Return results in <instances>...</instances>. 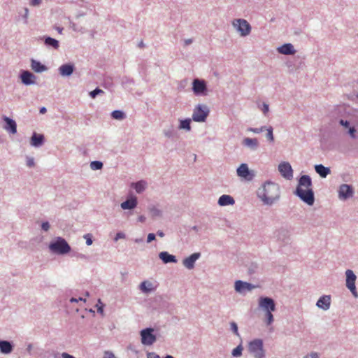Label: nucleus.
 Masks as SVG:
<instances>
[{
  "instance_id": "obj_1",
  "label": "nucleus",
  "mask_w": 358,
  "mask_h": 358,
  "mask_svg": "<svg viewBox=\"0 0 358 358\" xmlns=\"http://www.w3.org/2000/svg\"><path fill=\"white\" fill-rule=\"evenodd\" d=\"M257 196L264 204L271 206L280 197V187L275 182H265L258 189Z\"/></svg>"
},
{
  "instance_id": "obj_2",
  "label": "nucleus",
  "mask_w": 358,
  "mask_h": 358,
  "mask_svg": "<svg viewBox=\"0 0 358 358\" xmlns=\"http://www.w3.org/2000/svg\"><path fill=\"white\" fill-rule=\"evenodd\" d=\"M312 182L308 176H302L296 189V195L305 203L311 206L314 203V194L311 188Z\"/></svg>"
},
{
  "instance_id": "obj_3",
  "label": "nucleus",
  "mask_w": 358,
  "mask_h": 358,
  "mask_svg": "<svg viewBox=\"0 0 358 358\" xmlns=\"http://www.w3.org/2000/svg\"><path fill=\"white\" fill-rule=\"evenodd\" d=\"M259 306L266 313V322L268 325H270L273 322L272 312L275 310L274 301L268 297H260L259 299Z\"/></svg>"
},
{
  "instance_id": "obj_4",
  "label": "nucleus",
  "mask_w": 358,
  "mask_h": 358,
  "mask_svg": "<svg viewBox=\"0 0 358 358\" xmlns=\"http://www.w3.org/2000/svg\"><path fill=\"white\" fill-rule=\"evenodd\" d=\"M248 350L255 358H264L265 352L262 339H255L248 344Z\"/></svg>"
},
{
  "instance_id": "obj_5",
  "label": "nucleus",
  "mask_w": 358,
  "mask_h": 358,
  "mask_svg": "<svg viewBox=\"0 0 358 358\" xmlns=\"http://www.w3.org/2000/svg\"><path fill=\"white\" fill-rule=\"evenodd\" d=\"M50 248L52 251L57 254H66L71 250L67 242L62 238H58L54 243H52L50 245Z\"/></svg>"
},
{
  "instance_id": "obj_6",
  "label": "nucleus",
  "mask_w": 358,
  "mask_h": 358,
  "mask_svg": "<svg viewBox=\"0 0 358 358\" xmlns=\"http://www.w3.org/2000/svg\"><path fill=\"white\" fill-rule=\"evenodd\" d=\"M232 24L241 36H246L251 31L250 24L244 19H236L232 22Z\"/></svg>"
},
{
  "instance_id": "obj_7",
  "label": "nucleus",
  "mask_w": 358,
  "mask_h": 358,
  "mask_svg": "<svg viewBox=\"0 0 358 358\" xmlns=\"http://www.w3.org/2000/svg\"><path fill=\"white\" fill-rule=\"evenodd\" d=\"M209 110L205 105L196 106L192 114V119L195 122H204L208 115Z\"/></svg>"
},
{
  "instance_id": "obj_8",
  "label": "nucleus",
  "mask_w": 358,
  "mask_h": 358,
  "mask_svg": "<svg viewBox=\"0 0 358 358\" xmlns=\"http://www.w3.org/2000/svg\"><path fill=\"white\" fill-rule=\"evenodd\" d=\"M345 275H346V286L350 290L352 295L357 298L358 296V294H357V292L356 290V287H355V280H356L357 277L355 275V273H353V271L350 269L346 271Z\"/></svg>"
},
{
  "instance_id": "obj_9",
  "label": "nucleus",
  "mask_w": 358,
  "mask_h": 358,
  "mask_svg": "<svg viewBox=\"0 0 358 358\" xmlns=\"http://www.w3.org/2000/svg\"><path fill=\"white\" fill-rule=\"evenodd\" d=\"M153 329L147 328L141 331V343L145 345H151L156 341V336L152 334Z\"/></svg>"
},
{
  "instance_id": "obj_10",
  "label": "nucleus",
  "mask_w": 358,
  "mask_h": 358,
  "mask_svg": "<svg viewBox=\"0 0 358 358\" xmlns=\"http://www.w3.org/2000/svg\"><path fill=\"white\" fill-rule=\"evenodd\" d=\"M192 90L196 95H206L207 87L205 81L199 79H194L192 83Z\"/></svg>"
},
{
  "instance_id": "obj_11",
  "label": "nucleus",
  "mask_w": 358,
  "mask_h": 358,
  "mask_svg": "<svg viewBox=\"0 0 358 358\" xmlns=\"http://www.w3.org/2000/svg\"><path fill=\"white\" fill-rule=\"evenodd\" d=\"M278 171L282 176L287 180H290L293 177V170L291 165L288 162H282L278 166Z\"/></svg>"
},
{
  "instance_id": "obj_12",
  "label": "nucleus",
  "mask_w": 358,
  "mask_h": 358,
  "mask_svg": "<svg viewBox=\"0 0 358 358\" xmlns=\"http://www.w3.org/2000/svg\"><path fill=\"white\" fill-rule=\"evenodd\" d=\"M353 190L352 188L346 184L341 185L338 191V196L341 199H347L352 196Z\"/></svg>"
},
{
  "instance_id": "obj_13",
  "label": "nucleus",
  "mask_w": 358,
  "mask_h": 358,
  "mask_svg": "<svg viewBox=\"0 0 358 358\" xmlns=\"http://www.w3.org/2000/svg\"><path fill=\"white\" fill-rule=\"evenodd\" d=\"M237 175L247 180H252L253 175L249 171L248 166L246 164H241L237 169Z\"/></svg>"
},
{
  "instance_id": "obj_14",
  "label": "nucleus",
  "mask_w": 358,
  "mask_h": 358,
  "mask_svg": "<svg viewBox=\"0 0 358 358\" xmlns=\"http://www.w3.org/2000/svg\"><path fill=\"white\" fill-rule=\"evenodd\" d=\"M3 120L6 122V125L3 127L4 129H6L7 131L12 134H15L17 133V124L16 122L8 117H3Z\"/></svg>"
},
{
  "instance_id": "obj_15",
  "label": "nucleus",
  "mask_w": 358,
  "mask_h": 358,
  "mask_svg": "<svg viewBox=\"0 0 358 358\" xmlns=\"http://www.w3.org/2000/svg\"><path fill=\"white\" fill-rule=\"evenodd\" d=\"M200 257L199 253H194L183 260V265L188 269L194 268L195 262Z\"/></svg>"
},
{
  "instance_id": "obj_16",
  "label": "nucleus",
  "mask_w": 358,
  "mask_h": 358,
  "mask_svg": "<svg viewBox=\"0 0 358 358\" xmlns=\"http://www.w3.org/2000/svg\"><path fill=\"white\" fill-rule=\"evenodd\" d=\"M331 303V297L330 296H323L319 299V300L317 302V306L323 309V310H328L330 307Z\"/></svg>"
},
{
  "instance_id": "obj_17",
  "label": "nucleus",
  "mask_w": 358,
  "mask_h": 358,
  "mask_svg": "<svg viewBox=\"0 0 358 358\" xmlns=\"http://www.w3.org/2000/svg\"><path fill=\"white\" fill-rule=\"evenodd\" d=\"M21 80L22 82L24 85H31L34 83L35 76L34 74L30 73L29 71H24L21 74Z\"/></svg>"
},
{
  "instance_id": "obj_18",
  "label": "nucleus",
  "mask_w": 358,
  "mask_h": 358,
  "mask_svg": "<svg viewBox=\"0 0 358 358\" xmlns=\"http://www.w3.org/2000/svg\"><path fill=\"white\" fill-rule=\"evenodd\" d=\"M254 288V286L250 283L243 282L241 280H237L235 282V289L236 292H241L243 290L248 289L251 290Z\"/></svg>"
},
{
  "instance_id": "obj_19",
  "label": "nucleus",
  "mask_w": 358,
  "mask_h": 358,
  "mask_svg": "<svg viewBox=\"0 0 358 358\" xmlns=\"http://www.w3.org/2000/svg\"><path fill=\"white\" fill-rule=\"evenodd\" d=\"M235 201L232 196L227 194L222 195L218 199V204L221 206L234 205Z\"/></svg>"
},
{
  "instance_id": "obj_20",
  "label": "nucleus",
  "mask_w": 358,
  "mask_h": 358,
  "mask_svg": "<svg viewBox=\"0 0 358 358\" xmlns=\"http://www.w3.org/2000/svg\"><path fill=\"white\" fill-rule=\"evenodd\" d=\"M280 53L283 55H293L295 53L294 46L291 43H286L278 48Z\"/></svg>"
},
{
  "instance_id": "obj_21",
  "label": "nucleus",
  "mask_w": 358,
  "mask_h": 358,
  "mask_svg": "<svg viewBox=\"0 0 358 358\" xmlns=\"http://www.w3.org/2000/svg\"><path fill=\"white\" fill-rule=\"evenodd\" d=\"M139 288L143 293L147 294L155 290L156 289V286H154L152 282L145 280L141 283Z\"/></svg>"
},
{
  "instance_id": "obj_22",
  "label": "nucleus",
  "mask_w": 358,
  "mask_h": 358,
  "mask_svg": "<svg viewBox=\"0 0 358 358\" xmlns=\"http://www.w3.org/2000/svg\"><path fill=\"white\" fill-rule=\"evenodd\" d=\"M74 66L72 64H64L62 65L59 69V73L63 76H69L73 72Z\"/></svg>"
},
{
  "instance_id": "obj_23",
  "label": "nucleus",
  "mask_w": 358,
  "mask_h": 358,
  "mask_svg": "<svg viewBox=\"0 0 358 358\" xmlns=\"http://www.w3.org/2000/svg\"><path fill=\"white\" fill-rule=\"evenodd\" d=\"M44 136L42 134L34 133L31 138V145L34 147H39L43 143Z\"/></svg>"
},
{
  "instance_id": "obj_24",
  "label": "nucleus",
  "mask_w": 358,
  "mask_h": 358,
  "mask_svg": "<svg viewBox=\"0 0 358 358\" xmlns=\"http://www.w3.org/2000/svg\"><path fill=\"white\" fill-rule=\"evenodd\" d=\"M137 205L136 198H131L130 199H127V201L122 202L121 203V208L122 209H133Z\"/></svg>"
},
{
  "instance_id": "obj_25",
  "label": "nucleus",
  "mask_w": 358,
  "mask_h": 358,
  "mask_svg": "<svg viewBox=\"0 0 358 358\" xmlns=\"http://www.w3.org/2000/svg\"><path fill=\"white\" fill-rule=\"evenodd\" d=\"M159 258L164 262V263L176 262L177 260L176 257L169 254L167 252H162L159 253Z\"/></svg>"
},
{
  "instance_id": "obj_26",
  "label": "nucleus",
  "mask_w": 358,
  "mask_h": 358,
  "mask_svg": "<svg viewBox=\"0 0 358 358\" xmlns=\"http://www.w3.org/2000/svg\"><path fill=\"white\" fill-rule=\"evenodd\" d=\"M315 171L322 178H326L330 173V169L324 166L322 164L315 165Z\"/></svg>"
},
{
  "instance_id": "obj_27",
  "label": "nucleus",
  "mask_w": 358,
  "mask_h": 358,
  "mask_svg": "<svg viewBox=\"0 0 358 358\" xmlns=\"http://www.w3.org/2000/svg\"><path fill=\"white\" fill-rule=\"evenodd\" d=\"M0 350L4 354L10 353L12 351V345L8 341H0Z\"/></svg>"
},
{
  "instance_id": "obj_28",
  "label": "nucleus",
  "mask_w": 358,
  "mask_h": 358,
  "mask_svg": "<svg viewBox=\"0 0 358 358\" xmlns=\"http://www.w3.org/2000/svg\"><path fill=\"white\" fill-rule=\"evenodd\" d=\"M243 145L252 148L253 149L257 148L258 146V141L257 138H245L243 141Z\"/></svg>"
},
{
  "instance_id": "obj_29",
  "label": "nucleus",
  "mask_w": 358,
  "mask_h": 358,
  "mask_svg": "<svg viewBox=\"0 0 358 358\" xmlns=\"http://www.w3.org/2000/svg\"><path fill=\"white\" fill-rule=\"evenodd\" d=\"M31 69L35 71V72H43L45 70H46V67L41 64L39 62H37V61H35V60H32L31 61Z\"/></svg>"
},
{
  "instance_id": "obj_30",
  "label": "nucleus",
  "mask_w": 358,
  "mask_h": 358,
  "mask_svg": "<svg viewBox=\"0 0 358 358\" xmlns=\"http://www.w3.org/2000/svg\"><path fill=\"white\" fill-rule=\"evenodd\" d=\"M132 186L134 187L137 193H141L145 189L146 182L141 180L136 183H133Z\"/></svg>"
},
{
  "instance_id": "obj_31",
  "label": "nucleus",
  "mask_w": 358,
  "mask_h": 358,
  "mask_svg": "<svg viewBox=\"0 0 358 358\" xmlns=\"http://www.w3.org/2000/svg\"><path fill=\"white\" fill-rule=\"evenodd\" d=\"M45 43L47 45L53 47L55 49H57L59 48L58 41L51 37H47L45 40Z\"/></svg>"
},
{
  "instance_id": "obj_32",
  "label": "nucleus",
  "mask_w": 358,
  "mask_h": 358,
  "mask_svg": "<svg viewBox=\"0 0 358 358\" xmlns=\"http://www.w3.org/2000/svg\"><path fill=\"white\" fill-rule=\"evenodd\" d=\"M190 122H191L190 119H186L184 120H181L179 128L181 129H186L187 131H189L191 129Z\"/></svg>"
},
{
  "instance_id": "obj_33",
  "label": "nucleus",
  "mask_w": 358,
  "mask_h": 358,
  "mask_svg": "<svg viewBox=\"0 0 358 358\" xmlns=\"http://www.w3.org/2000/svg\"><path fill=\"white\" fill-rule=\"evenodd\" d=\"M113 118L115 120H122L124 117V114L121 110H114L111 114Z\"/></svg>"
},
{
  "instance_id": "obj_34",
  "label": "nucleus",
  "mask_w": 358,
  "mask_h": 358,
  "mask_svg": "<svg viewBox=\"0 0 358 358\" xmlns=\"http://www.w3.org/2000/svg\"><path fill=\"white\" fill-rule=\"evenodd\" d=\"M103 166V164L101 162L99 161H94L91 162L90 167L93 170H99L101 169Z\"/></svg>"
},
{
  "instance_id": "obj_35",
  "label": "nucleus",
  "mask_w": 358,
  "mask_h": 358,
  "mask_svg": "<svg viewBox=\"0 0 358 358\" xmlns=\"http://www.w3.org/2000/svg\"><path fill=\"white\" fill-rule=\"evenodd\" d=\"M243 348L241 345L234 348L232 351V355L234 357H239L242 354Z\"/></svg>"
},
{
  "instance_id": "obj_36",
  "label": "nucleus",
  "mask_w": 358,
  "mask_h": 358,
  "mask_svg": "<svg viewBox=\"0 0 358 358\" xmlns=\"http://www.w3.org/2000/svg\"><path fill=\"white\" fill-rule=\"evenodd\" d=\"M103 91L102 90H100L99 88L95 89L94 90L92 91L90 94L92 98H95V96L99 94H103Z\"/></svg>"
},
{
  "instance_id": "obj_37",
  "label": "nucleus",
  "mask_w": 358,
  "mask_h": 358,
  "mask_svg": "<svg viewBox=\"0 0 358 358\" xmlns=\"http://www.w3.org/2000/svg\"><path fill=\"white\" fill-rule=\"evenodd\" d=\"M267 134H266V137L268 138V140H269L270 141H273V129L272 127H269L268 129H267Z\"/></svg>"
},
{
  "instance_id": "obj_38",
  "label": "nucleus",
  "mask_w": 358,
  "mask_h": 358,
  "mask_svg": "<svg viewBox=\"0 0 358 358\" xmlns=\"http://www.w3.org/2000/svg\"><path fill=\"white\" fill-rule=\"evenodd\" d=\"M103 358H117L115 355L110 351H105L103 352Z\"/></svg>"
},
{
  "instance_id": "obj_39",
  "label": "nucleus",
  "mask_w": 358,
  "mask_h": 358,
  "mask_svg": "<svg viewBox=\"0 0 358 358\" xmlns=\"http://www.w3.org/2000/svg\"><path fill=\"white\" fill-rule=\"evenodd\" d=\"M150 211L152 213V216H159L161 215L160 210H159L157 208H153L150 210Z\"/></svg>"
},
{
  "instance_id": "obj_40",
  "label": "nucleus",
  "mask_w": 358,
  "mask_h": 358,
  "mask_svg": "<svg viewBox=\"0 0 358 358\" xmlns=\"http://www.w3.org/2000/svg\"><path fill=\"white\" fill-rule=\"evenodd\" d=\"M231 327L235 334H238V327L235 322L231 323Z\"/></svg>"
},
{
  "instance_id": "obj_41",
  "label": "nucleus",
  "mask_w": 358,
  "mask_h": 358,
  "mask_svg": "<svg viewBox=\"0 0 358 358\" xmlns=\"http://www.w3.org/2000/svg\"><path fill=\"white\" fill-rule=\"evenodd\" d=\"M263 129H264V127H262V128H260V129H257V128H250V129H248V131H252V132H254V133H257V134H258V133L262 132V131H263Z\"/></svg>"
},
{
  "instance_id": "obj_42",
  "label": "nucleus",
  "mask_w": 358,
  "mask_h": 358,
  "mask_svg": "<svg viewBox=\"0 0 358 358\" xmlns=\"http://www.w3.org/2000/svg\"><path fill=\"white\" fill-rule=\"evenodd\" d=\"M355 132H356V130L354 127L349 128L348 133L350 135V136L353 138H355Z\"/></svg>"
},
{
  "instance_id": "obj_43",
  "label": "nucleus",
  "mask_w": 358,
  "mask_h": 358,
  "mask_svg": "<svg viewBox=\"0 0 358 358\" xmlns=\"http://www.w3.org/2000/svg\"><path fill=\"white\" fill-rule=\"evenodd\" d=\"M155 240V235L152 233H150L148 235V243H150L151 241Z\"/></svg>"
},
{
  "instance_id": "obj_44",
  "label": "nucleus",
  "mask_w": 358,
  "mask_h": 358,
  "mask_svg": "<svg viewBox=\"0 0 358 358\" xmlns=\"http://www.w3.org/2000/svg\"><path fill=\"white\" fill-rule=\"evenodd\" d=\"M85 238L86 239V243L87 245H90L92 243V240L90 236V234H87L85 236Z\"/></svg>"
},
{
  "instance_id": "obj_45",
  "label": "nucleus",
  "mask_w": 358,
  "mask_h": 358,
  "mask_svg": "<svg viewBox=\"0 0 358 358\" xmlns=\"http://www.w3.org/2000/svg\"><path fill=\"white\" fill-rule=\"evenodd\" d=\"M305 358H319L317 352H311L310 354L306 356Z\"/></svg>"
},
{
  "instance_id": "obj_46",
  "label": "nucleus",
  "mask_w": 358,
  "mask_h": 358,
  "mask_svg": "<svg viewBox=\"0 0 358 358\" xmlns=\"http://www.w3.org/2000/svg\"><path fill=\"white\" fill-rule=\"evenodd\" d=\"M41 227L44 231H48L50 228V224L48 222H45L42 224Z\"/></svg>"
},
{
  "instance_id": "obj_47",
  "label": "nucleus",
  "mask_w": 358,
  "mask_h": 358,
  "mask_svg": "<svg viewBox=\"0 0 358 358\" xmlns=\"http://www.w3.org/2000/svg\"><path fill=\"white\" fill-rule=\"evenodd\" d=\"M27 164L28 166L31 167L34 165V161L33 158H29L27 161Z\"/></svg>"
},
{
  "instance_id": "obj_48",
  "label": "nucleus",
  "mask_w": 358,
  "mask_h": 358,
  "mask_svg": "<svg viewBox=\"0 0 358 358\" xmlns=\"http://www.w3.org/2000/svg\"><path fill=\"white\" fill-rule=\"evenodd\" d=\"M41 3V0H31L30 4L31 6H38Z\"/></svg>"
},
{
  "instance_id": "obj_49",
  "label": "nucleus",
  "mask_w": 358,
  "mask_h": 358,
  "mask_svg": "<svg viewBox=\"0 0 358 358\" xmlns=\"http://www.w3.org/2000/svg\"><path fill=\"white\" fill-rule=\"evenodd\" d=\"M262 111L264 114H266L268 112V105L266 103L263 104Z\"/></svg>"
},
{
  "instance_id": "obj_50",
  "label": "nucleus",
  "mask_w": 358,
  "mask_h": 358,
  "mask_svg": "<svg viewBox=\"0 0 358 358\" xmlns=\"http://www.w3.org/2000/svg\"><path fill=\"white\" fill-rule=\"evenodd\" d=\"M125 237V235L123 233H117L116 234V236L115 238V241H117L120 238H124Z\"/></svg>"
},
{
  "instance_id": "obj_51",
  "label": "nucleus",
  "mask_w": 358,
  "mask_h": 358,
  "mask_svg": "<svg viewBox=\"0 0 358 358\" xmlns=\"http://www.w3.org/2000/svg\"><path fill=\"white\" fill-rule=\"evenodd\" d=\"M148 358H160V357L154 352H150L148 354Z\"/></svg>"
},
{
  "instance_id": "obj_52",
  "label": "nucleus",
  "mask_w": 358,
  "mask_h": 358,
  "mask_svg": "<svg viewBox=\"0 0 358 358\" xmlns=\"http://www.w3.org/2000/svg\"><path fill=\"white\" fill-rule=\"evenodd\" d=\"M61 357H62V358H75L73 356H72L66 352H63L61 355Z\"/></svg>"
},
{
  "instance_id": "obj_53",
  "label": "nucleus",
  "mask_w": 358,
  "mask_h": 358,
  "mask_svg": "<svg viewBox=\"0 0 358 358\" xmlns=\"http://www.w3.org/2000/svg\"><path fill=\"white\" fill-rule=\"evenodd\" d=\"M340 124L343 126H344L345 127H349V122L348 121H345L343 120H341L340 121Z\"/></svg>"
},
{
  "instance_id": "obj_54",
  "label": "nucleus",
  "mask_w": 358,
  "mask_h": 358,
  "mask_svg": "<svg viewBox=\"0 0 358 358\" xmlns=\"http://www.w3.org/2000/svg\"><path fill=\"white\" fill-rule=\"evenodd\" d=\"M145 220V217L143 215H141L138 217V221L141 222H143Z\"/></svg>"
},
{
  "instance_id": "obj_55",
  "label": "nucleus",
  "mask_w": 358,
  "mask_h": 358,
  "mask_svg": "<svg viewBox=\"0 0 358 358\" xmlns=\"http://www.w3.org/2000/svg\"><path fill=\"white\" fill-rule=\"evenodd\" d=\"M157 235H158L159 237H162V238L164 236V232H163V231H157Z\"/></svg>"
},
{
  "instance_id": "obj_56",
  "label": "nucleus",
  "mask_w": 358,
  "mask_h": 358,
  "mask_svg": "<svg viewBox=\"0 0 358 358\" xmlns=\"http://www.w3.org/2000/svg\"><path fill=\"white\" fill-rule=\"evenodd\" d=\"M46 112V108L45 107H43L40 109L41 113H45Z\"/></svg>"
},
{
  "instance_id": "obj_57",
  "label": "nucleus",
  "mask_w": 358,
  "mask_h": 358,
  "mask_svg": "<svg viewBox=\"0 0 358 358\" xmlns=\"http://www.w3.org/2000/svg\"><path fill=\"white\" fill-rule=\"evenodd\" d=\"M138 47L142 48L144 47V43H143V41H141L139 43H138Z\"/></svg>"
},
{
  "instance_id": "obj_58",
  "label": "nucleus",
  "mask_w": 358,
  "mask_h": 358,
  "mask_svg": "<svg viewBox=\"0 0 358 358\" xmlns=\"http://www.w3.org/2000/svg\"><path fill=\"white\" fill-rule=\"evenodd\" d=\"M97 311L100 313H103V307L102 306H100L98 309H97Z\"/></svg>"
},
{
  "instance_id": "obj_59",
  "label": "nucleus",
  "mask_w": 358,
  "mask_h": 358,
  "mask_svg": "<svg viewBox=\"0 0 358 358\" xmlns=\"http://www.w3.org/2000/svg\"><path fill=\"white\" fill-rule=\"evenodd\" d=\"M57 29V31H58V32H59V34H62V30H63V29H62V28H59V27H58Z\"/></svg>"
},
{
  "instance_id": "obj_60",
  "label": "nucleus",
  "mask_w": 358,
  "mask_h": 358,
  "mask_svg": "<svg viewBox=\"0 0 358 358\" xmlns=\"http://www.w3.org/2000/svg\"><path fill=\"white\" fill-rule=\"evenodd\" d=\"M71 302H73V301H77V300H76V299H75L74 298H72V299H71Z\"/></svg>"
},
{
  "instance_id": "obj_61",
  "label": "nucleus",
  "mask_w": 358,
  "mask_h": 358,
  "mask_svg": "<svg viewBox=\"0 0 358 358\" xmlns=\"http://www.w3.org/2000/svg\"><path fill=\"white\" fill-rule=\"evenodd\" d=\"M165 358H173V357L171 355H167Z\"/></svg>"
},
{
  "instance_id": "obj_62",
  "label": "nucleus",
  "mask_w": 358,
  "mask_h": 358,
  "mask_svg": "<svg viewBox=\"0 0 358 358\" xmlns=\"http://www.w3.org/2000/svg\"><path fill=\"white\" fill-rule=\"evenodd\" d=\"M186 43H187V44L190 43L191 41H187Z\"/></svg>"
},
{
  "instance_id": "obj_63",
  "label": "nucleus",
  "mask_w": 358,
  "mask_h": 358,
  "mask_svg": "<svg viewBox=\"0 0 358 358\" xmlns=\"http://www.w3.org/2000/svg\"><path fill=\"white\" fill-rule=\"evenodd\" d=\"M98 302H99V303H101V300H100V299H99Z\"/></svg>"
},
{
  "instance_id": "obj_64",
  "label": "nucleus",
  "mask_w": 358,
  "mask_h": 358,
  "mask_svg": "<svg viewBox=\"0 0 358 358\" xmlns=\"http://www.w3.org/2000/svg\"><path fill=\"white\" fill-rule=\"evenodd\" d=\"M357 97H358V94H357Z\"/></svg>"
}]
</instances>
